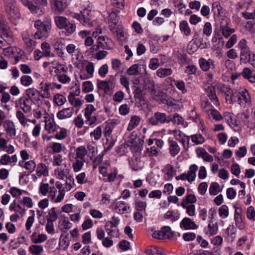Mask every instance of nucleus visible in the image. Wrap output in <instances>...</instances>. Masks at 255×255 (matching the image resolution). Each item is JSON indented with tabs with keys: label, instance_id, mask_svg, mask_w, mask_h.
<instances>
[{
	"label": "nucleus",
	"instance_id": "1",
	"mask_svg": "<svg viewBox=\"0 0 255 255\" xmlns=\"http://www.w3.org/2000/svg\"><path fill=\"white\" fill-rule=\"evenodd\" d=\"M240 50V62L241 64H251L255 67V51L251 50L245 39H242L238 44Z\"/></svg>",
	"mask_w": 255,
	"mask_h": 255
},
{
	"label": "nucleus",
	"instance_id": "2",
	"mask_svg": "<svg viewBox=\"0 0 255 255\" xmlns=\"http://www.w3.org/2000/svg\"><path fill=\"white\" fill-rule=\"evenodd\" d=\"M34 27L37 31L34 33L35 39H41L47 37L51 28V20L49 17H47L44 21L37 20L34 22Z\"/></svg>",
	"mask_w": 255,
	"mask_h": 255
},
{
	"label": "nucleus",
	"instance_id": "3",
	"mask_svg": "<svg viewBox=\"0 0 255 255\" xmlns=\"http://www.w3.org/2000/svg\"><path fill=\"white\" fill-rule=\"evenodd\" d=\"M8 19L14 25H16L20 17L19 8L14 1L8 2L5 8Z\"/></svg>",
	"mask_w": 255,
	"mask_h": 255
},
{
	"label": "nucleus",
	"instance_id": "4",
	"mask_svg": "<svg viewBox=\"0 0 255 255\" xmlns=\"http://www.w3.org/2000/svg\"><path fill=\"white\" fill-rule=\"evenodd\" d=\"M35 173H32L30 178L34 182L38 181L41 178L46 177L49 175L48 165L43 162H40L36 165L35 169Z\"/></svg>",
	"mask_w": 255,
	"mask_h": 255
},
{
	"label": "nucleus",
	"instance_id": "5",
	"mask_svg": "<svg viewBox=\"0 0 255 255\" xmlns=\"http://www.w3.org/2000/svg\"><path fill=\"white\" fill-rule=\"evenodd\" d=\"M81 18L80 19V22L82 25L90 27L93 25L94 20L93 19L94 17L95 11L92 9L90 5L81 10Z\"/></svg>",
	"mask_w": 255,
	"mask_h": 255
},
{
	"label": "nucleus",
	"instance_id": "6",
	"mask_svg": "<svg viewBox=\"0 0 255 255\" xmlns=\"http://www.w3.org/2000/svg\"><path fill=\"white\" fill-rule=\"evenodd\" d=\"M171 115H167L164 113L157 112L148 119V121L149 124L152 126H161L165 123H169Z\"/></svg>",
	"mask_w": 255,
	"mask_h": 255
},
{
	"label": "nucleus",
	"instance_id": "7",
	"mask_svg": "<svg viewBox=\"0 0 255 255\" xmlns=\"http://www.w3.org/2000/svg\"><path fill=\"white\" fill-rule=\"evenodd\" d=\"M84 116L86 119L85 124L88 125V127H85L86 129L89 128V127H94L96 123V109L94 106L92 104H89L84 109Z\"/></svg>",
	"mask_w": 255,
	"mask_h": 255
},
{
	"label": "nucleus",
	"instance_id": "8",
	"mask_svg": "<svg viewBox=\"0 0 255 255\" xmlns=\"http://www.w3.org/2000/svg\"><path fill=\"white\" fill-rule=\"evenodd\" d=\"M219 89L220 92L224 94L227 103L233 104L236 103V97L238 95L237 91L234 92L229 86L225 84L220 85Z\"/></svg>",
	"mask_w": 255,
	"mask_h": 255
},
{
	"label": "nucleus",
	"instance_id": "9",
	"mask_svg": "<svg viewBox=\"0 0 255 255\" xmlns=\"http://www.w3.org/2000/svg\"><path fill=\"white\" fill-rule=\"evenodd\" d=\"M25 94L27 99L34 104H39L43 99L40 92L35 88H28L25 91Z\"/></svg>",
	"mask_w": 255,
	"mask_h": 255
},
{
	"label": "nucleus",
	"instance_id": "10",
	"mask_svg": "<svg viewBox=\"0 0 255 255\" xmlns=\"http://www.w3.org/2000/svg\"><path fill=\"white\" fill-rule=\"evenodd\" d=\"M39 89L43 99H48L51 97V92L53 91L51 82L42 81L39 84Z\"/></svg>",
	"mask_w": 255,
	"mask_h": 255
},
{
	"label": "nucleus",
	"instance_id": "11",
	"mask_svg": "<svg viewBox=\"0 0 255 255\" xmlns=\"http://www.w3.org/2000/svg\"><path fill=\"white\" fill-rule=\"evenodd\" d=\"M65 193V191H57L54 186L51 187L48 198L52 202L58 203L63 200Z\"/></svg>",
	"mask_w": 255,
	"mask_h": 255
},
{
	"label": "nucleus",
	"instance_id": "12",
	"mask_svg": "<svg viewBox=\"0 0 255 255\" xmlns=\"http://www.w3.org/2000/svg\"><path fill=\"white\" fill-rule=\"evenodd\" d=\"M31 103L29 99L21 97L15 102L16 107L21 109L25 113H29L31 110Z\"/></svg>",
	"mask_w": 255,
	"mask_h": 255
},
{
	"label": "nucleus",
	"instance_id": "13",
	"mask_svg": "<svg viewBox=\"0 0 255 255\" xmlns=\"http://www.w3.org/2000/svg\"><path fill=\"white\" fill-rule=\"evenodd\" d=\"M45 122V129L48 131L49 133H54L57 130L59 126L57 125L54 120V119L50 117L48 114H46L44 117Z\"/></svg>",
	"mask_w": 255,
	"mask_h": 255
},
{
	"label": "nucleus",
	"instance_id": "14",
	"mask_svg": "<svg viewBox=\"0 0 255 255\" xmlns=\"http://www.w3.org/2000/svg\"><path fill=\"white\" fill-rule=\"evenodd\" d=\"M6 134L11 138H13L16 134V129L14 123L10 120H5L3 124Z\"/></svg>",
	"mask_w": 255,
	"mask_h": 255
},
{
	"label": "nucleus",
	"instance_id": "15",
	"mask_svg": "<svg viewBox=\"0 0 255 255\" xmlns=\"http://www.w3.org/2000/svg\"><path fill=\"white\" fill-rule=\"evenodd\" d=\"M112 11L108 17V21L109 24V28L111 31H114L118 28L119 16L118 15L119 11Z\"/></svg>",
	"mask_w": 255,
	"mask_h": 255
},
{
	"label": "nucleus",
	"instance_id": "16",
	"mask_svg": "<svg viewBox=\"0 0 255 255\" xmlns=\"http://www.w3.org/2000/svg\"><path fill=\"white\" fill-rule=\"evenodd\" d=\"M237 93L238 95L236 97V103L237 102L239 105H242L250 102L251 97L247 89L237 92Z\"/></svg>",
	"mask_w": 255,
	"mask_h": 255
},
{
	"label": "nucleus",
	"instance_id": "17",
	"mask_svg": "<svg viewBox=\"0 0 255 255\" xmlns=\"http://www.w3.org/2000/svg\"><path fill=\"white\" fill-rule=\"evenodd\" d=\"M54 174L56 178L59 180H64L71 175L70 174V170L66 168L58 167L54 170Z\"/></svg>",
	"mask_w": 255,
	"mask_h": 255
},
{
	"label": "nucleus",
	"instance_id": "18",
	"mask_svg": "<svg viewBox=\"0 0 255 255\" xmlns=\"http://www.w3.org/2000/svg\"><path fill=\"white\" fill-rule=\"evenodd\" d=\"M9 209L11 211H14L15 213L18 214L21 217H22L25 213V209L24 205L16 200L11 203L9 207Z\"/></svg>",
	"mask_w": 255,
	"mask_h": 255
},
{
	"label": "nucleus",
	"instance_id": "19",
	"mask_svg": "<svg viewBox=\"0 0 255 255\" xmlns=\"http://www.w3.org/2000/svg\"><path fill=\"white\" fill-rule=\"evenodd\" d=\"M214 62V60L212 59L207 60L201 57L199 59L200 67L203 71H208L210 69H214L215 67Z\"/></svg>",
	"mask_w": 255,
	"mask_h": 255
},
{
	"label": "nucleus",
	"instance_id": "20",
	"mask_svg": "<svg viewBox=\"0 0 255 255\" xmlns=\"http://www.w3.org/2000/svg\"><path fill=\"white\" fill-rule=\"evenodd\" d=\"M168 143L170 155L172 157L175 156L180 151V146L178 145L177 141L174 140L172 137L168 138Z\"/></svg>",
	"mask_w": 255,
	"mask_h": 255
},
{
	"label": "nucleus",
	"instance_id": "21",
	"mask_svg": "<svg viewBox=\"0 0 255 255\" xmlns=\"http://www.w3.org/2000/svg\"><path fill=\"white\" fill-rule=\"evenodd\" d=\"M74 113V109L72 107L64 108L59 111L56 114L59 120H64L71 118Z\"/></svg>",
	"mask_w": 255,
	"mask_h": 255
},
{
	"label": "nucleus",
	"instance_id": "22",
	"mask_svg": "<svg viewBox=\"0 0 255 255\" xmlns=\"http://www.w3.org/2000/svg\"><path fill=\"white\" fill-rule=\"evenodd\" d=\"M21 2L24 5L27 6L33 14L41 15L44 12L42 8L32 4L28 0H21Z\"/></svg>",
	"mask_w": 255,
	"mask_h": 255
},
{
	"label": "nucleus",
	"instance_id": "23",
	"mask_svg": "<svg viewBox=\"0 0 255 255\" xmlns=\"http://www.w3.org/2000/svg\"><path fill=\"white\" fill-rule=\"evenodd\" d=\"M180 227L185 230H195L197 229L198 226L195 223L192 221L188 217L184 218L180 222Z\"/></svg>",
	"mask_w": 255,
	"mask_h": 255
},
{
	"label": "nucleus",
	"instance_id": "24",
	"mask_svg": "<svg viewBox=\"0 0 255 255\" xmlns=\"http://www.w3.org/2000/svg\"><path fill=\"white\" fill-rule=\"evenodd\" d=\"M58 226L61 231L66 232L72 227L73 224L70 222L68 217H63L59 221Z\"/></svg>",
	"mask_w": 255,
	"mask_h": 255
},
{
	"label": "nucleus",
	"instance_id": "25",
	"mask_svg": "<svg viewBox=\"0 0 255 255\" xmlns=\"http://www.w3.org/2000/svg\"><path fill=\"white\" fill-rule=\"evenodd\" d=\"M31 242L34 244H41L44 242L47 239V236L45 234L39 233L37 232H33L31 236Z\"/></svg>",
	"mask_w": 255,
	"mask_h": 255
},
{
	"label": "nucleus",
	"instance_id": "26",
	"mask_svg": "<svg viewBox=\"0 0 255 255\" xmlns=\"http://www.w3.org/2000/svg\"><path fill=\"white\" fill-rule=\"evenodd\" d=\"M207 96L215 106H219L220 102L216 95V88L214 86H208L207 90Z\"/></svg>",
	"mask_w": 255,
	"mask_h": 255
},
{
	"label": "nucleus",
	"instance_id": "27",
	"mask_svg": "<svg viewBox=\"0 0 255 255\" xmlns=\"http://www.w3.org/2000/svg\"><path fill=\"white\" fill-rule=\"evenodd\" d=\"M66 49L67 52L72 57L73 59H78L80 57H82V53L78 49L76 48V46L74 44H68Z\"/></svg>",
	"mask_w": 255,
	"mask_h": 255
},
{
	"label": "nucleus",
	"instance_id": "28",
	"mask_svg": "<svg viewBox=\"0 0 255 255\" xmlns=\"http://www.w3.org/2000/svg\"><path fill=\"white\" fill-rule=\"evenodd\" d=\"M17 161V156L15 154L9 156L4 154L2 155L0 159V163L1 165H6L11 163H16Z\"/></svg>",
	"mask_w": 255,
	"mask_h": 255
},
{
	"label": "nucleus",
	"instance_id": "29",
	"mask_svg": "<svg viewBox=\"0 0 255 255\" xmlns=\"http://www.w3.org/2000/svg\"><path fill=\"white\" fill-rule=\"evenodd\" d=\"M18 164L20 166L28 170L30 173L33 172L36 166L35 162L33 160H30L26 162L20 161Z\"/></svg>",
	"mask_w": 255,
	"mask_h": 255
},
{
	"label": "nucleus",
	"instance_id": "30",
	"mask_svg": "<svg viewBox=\"0 0 255 255\" xmlns=\"http://www.w3.org/2000/svg\"><path fill=\"white\" fill-rule=\"evenodd\" d=\"M115 142L113 140H110L109 141V139L107 138L106 142H104L103 143L104 149L102 151L101 154L97 156V160H98L99 162L101 161L102 159L103 156L105 154L107 151L112 148Z\"/></svg>",
	"mask_w": 255,
	"mask_h": 255
},
{
	"label": "nucleus",
	"instance_id": "31",
	"mask_svg": "<svg viewBox=\"0 0 255 255\" xmlns=\"http://www.w3.org/2000/svg\"><path fill=\"white\" fill-rule=\"evenodd\" d=\"M71 0H55L54 8L58 12H61L68 5Z\"/></svg>",
	"mask_w": 255,
	"mask_h": 255
},
{
	"label": "nucleus",
	"instance_id": "32",
	"mask_svg": "<svg viewBox=\"0 0 255 255\" xmlns=\"http://www.w3.org/2000/svg\"><path fill=\"white\" fill-rule=\"evenodd\" d=\"M212 11L214 13V18H219L223 13V8L221 5L220 2L215 1L213 3L212 7Z\"/></svg>",
	"mask_w": 255,
	"mask_h": 255
},
{
	"label": "nucleus",
	"instance_id": "33",
	"mask_svg": "<svg viewBox=\"0 0 255 255\" xmlns=\"http://www.w3.org/2000/svg\"><path fill=\"white\" fill-rule=\"evenodd\" d=\"M233 116V114L230 112H226L224 113V118L230 127H238L237 119Z\"/></svg>",
	"mask_w": 255,
	"mask_h": 255
},
{
	"label": "nucleus",
	"instance_id": "34",
	"mask_svg": "<svg viewBox=\"0 0 255 255\" xmlns=\"http://www.w3.org/2000/svg\"><path fill=\"white\" fill-rule=\"evenodd\" d=\"M129 208L125 202L122 201L117 202L115 205L116 212L120 214L128 212V209H129Z\"/></svg>",
	"mask_w": 255,
	"mask_h": 255
},
{
	"label": "nucleus",
	"instance_id": "35",
	"mask_svg": "<svg viewBox=\"0 0 255 255\" xmlns=\"http://www.w3.org/2000/svg\"><path fill=\"white\" fill-rule=\"evenodd\" d=\"M41 48L42 53L46 57H54L55 54L51 52V47L49 44L46 42H44L41 44Z\"/></svg>",
	"mask_w": 255,
	"mask_h": 255
},
{
	"label": "nucleus",
	"instance_id": "36",
	"mask_svg": "<svg viewBox=\"0 0 255 255\" xmlns=\"http://www.w3.org/2000/svg\"><path fill=\"white\" fill-rule=\"evenodd\" d=\"M129 163L132 170L135 171L140 170L142 168L143 163L137 157L130 160Z\"/></svg>",
	"mask_w": 255,
	"mask_h": 255
},
{
	"label": "nucleus",
	"instance_id": "37",
	"mask_svg": "<svg viewBox=\"0 0 255 255\" xmlns=\"http://www.w3.org/2000/svg\"><path fill=\"white\" fill-rule=\"evenodd\" d=\"M179 29L181 32L186 36L191 34V30L186 20H182L179 23Z\"/></svg>",
	"mask_w": 255,
	"mask_h": 255
},
{
	"label": "nucleus",
	"instance_id": "38",
	"mask_svg": "<svg viewBox=\"0 0 255 255\" xmlns=\"http://www.w3.org/2000/svg\"><path fill=\"white\" fill-rule=\"evenodd\" d=\"M146 255H163V250L162 249L155 246H150L145 250Z\"/></svg>",
	"mask_w": 255,
	"mask_h": 255
},
{
	"label": "nucleus",
	"instance_id": "39",
	"mask_svg": "<svg viewBox=\"0 0 255 255\" xmlns=\"http://www.w3.org/2000/svg\"><path fill=\"white\" fill-rule=\"evenodd\" d=\"M65 183L63 184L64 185V191L65 192L70 191L75 186V180L73 176H70L67 179L64 180Z\"/></svg>",
	"mask_w": 255,
	"mask_h": 255
},
{
	"label": "nucleus",
	"instance_id": "40",
	"mask_svg": "<svg viewBox=\"0 0 255 255\" xmlns=\"http://www.w3.org/2000/svg\"><path fill=\"white\" fill-rule=\"evenodd\" d=\"M69 21L67 18L64 16H57L55 17L56 25L59 29L64 28Z\"/></svg>",
	"mask_w": 255,
	"mask_h": 255
},
{
	"label": "nucleus",
	"instance_id": "41",
	"mask_svg": "<svg viewBox=\"0 0 255 255\" xmlns=\"http://www.w3.org/2000/svg\"><path fill=\"white\" fill-rule=\"evenodd\" d=\"M140 119L137 116H133L131 117L130 120L129 122L127 130L130 131L136 127L140 123Z\"/></svg>",
	"mask_w": 255,
	"mask_h": 255
},
{
	"label": "nucleus",
	"instance_id": "42",
	"mask_svg": "<svg viewBox=\"0 0 255 255\" xmlns=\"http://www.w3.org/2000/svg\"><path fill=\"white\" fill-rule=\"evenodd\" d=\"M58 218V214L56 208L52 207L48 210V214L46 216L47 221L54 222Z\"/></svg>",
	"mask_w": 255,
	"mask_h": 255
},
{
	"label": "nucleus",
	"instance_id": "43",
	"mask_svg": "<svg viewBox=\"0 0 255 255\" xmlns=\"http://www.w3.org/2000/svg\"><path fill=\"white\" fill-rule=\"evenodd\" d=\"M31 215L29 216L25 223V228L27 231H30L35 220V212L34 210L29 211Z\"/></svg>",
	"mask_w": 255,
	"mask_h": 255
},
{
	"label": "nucleus",
	"instance_id": "44",
	"mask_svg": "<svg viewBox=\"0 0 255 255\" xmlns=\"http://www.w3.org/2000/svg\"><path fill=\"white\" fill-rule=\"evenodd\" d=\"M50 190V187H49V184L48 183H43V180L40 183L39 189H38V193L40 195L42 196H46L48 193L49 194V192Z\"/></svg>",
	"mask_w": 255,
	"mask_h": 255
},
{
	"label": "nucleus",
	"instance_id": "45",
	"mask_svg": "<svg viewBox=\"0 0 255 255\" xmlns=\"http://www.w3.org/2000/svg\"><path fill=\"white\" fill-rule=\"evenodd\" d=\"M198 169V166L196 164H193L190 166L189 170L187 174L188 177L190 178V180L191 181V182L195 180L196 176V173Z\"/></svg>",
	"mask_w": 255,
	"mask_h": 255
},
{
	"label": "nucleus",
	"instance_id": "46",
	"mask_svg": "<svg viewBox=\"0 0 255 255\" xmlns=\"http://www.w3.org/2000/svg\"><path fill=\"white\" fill-rule=\"evenodd\" d=\"M180 205L183 208L186 209V213L189 216H193L195 215V206L194 205H187L184 201H182Z\"/></svg>",
	"mask_w": 255,
	"mask_h": 255
},
{
	"label": "nucleus",
	"instance_id": "47",
	"mask_svg": "<svg viewBox=\"0 0 255 255\" xmlns=\"http://www.w3.org/2000/svg\"><path fill=\"white\" fill-rule=\"evenodd\" d=\"M228 23L226 22L225 25H222L221 23V28L223 35L226 38L229 37L232 33L235 32L234 28H231L228 26Z\"/></svg>",
	"mask_w": 255,
	"mask_h": 255
},
{
	"label": "nucleus",
	"instance_id": "48",
	"mask_svg": "<svg viewBox=\"0 0 255 255\" xmlns=\"http://www.w3.org/2000/svg\"><path fill=\"white\" fill-rule=\"evenodd\" d=\"M161 233L165 235V239H168L170 240H173L175 236V234L173 232L171 231V229L169 226H164L161 228Z\"/></svg>",
	"mask_w": 255,
	"mask_h": 255
},
{
	"label": "nucleus",
	"instance_id": "49",
	"mask_svg": "<svg viewBox=\"0 0 255 255\" xmlns=\"http://www.w3.org/2000/svg\"><path fill=\"white\" fill-rule=\"evenodd\" d=\"M16 117L22 126L25 127L28 126L27 122L30 121V120L27 119L21 111H17L16 112Z\"/></svg>",
	"mask_w": 255,
	"mask_h": 255
},
{
	"label": "nucleus",
	"instance_id": "50",
	"mask_svg": "<svg viewBox=\"0 0 255 255\" xmlns=\"http://www.w3.org/2000/svg\"><path fill=\"white\" fill-rule=\"evenodd\" d=\"M190 138L191 139L192 142L194 143V144L196 145L201 144L205 142L204 137L200 133H197L191 135L190 136Z\"/></svg>",
	"mask_w": 255,
	"mask_h": 255
},
{
	"label": "nucleus",
	"instance_id": "51",
	"mask_svg": "<svg viewBox=\"0 0 255 255\" xmlns=\"http://www.w3.org/2000/svg\"><path fill=\"white\" fill-rule=\"evenodd\" d=\"M22 39L27 47H32L33 46V42L31 38V35L25 31L22 33Z\"/></svg>",
	"mask_w": 255,
	"mask_h": 255
},
{
	"label": "nucleus",
	"instance_id": "52",
	"mask_svg": "<svg viewBox=\"0 0 255 255\" xmlns=\"http://www.w3.org/2000/svg\"><path fill=\"white\" fill-rule=\"evenodd\" d=\"M172 73V70L171 68H160L156 71V75L161 78L171 75Z\"/></svg>",
	"mask_w": 255,
	"mask_h": 255
},
{
	"label": "nucleus",
	"instance_id": "53",
	"mask_svg": "<svg viewBox=\"0 0 255 255\" xmlns=\"http://www.w3.org/2000/svg\"><path fill=\"white\" fill-rule=\"evenodd\" d=\"M55 137L58 140H62L67 136V130L66 128H60L56 130Z\"/></svg>",
	"mask_w": 255,
	"mask_h": 255
},
{
	"label": "nucleus",
	"instance_id": "54",
	"mask_svg": "<svg viewBox=\"0 0 255 255\" xmlns=\"http://www.w3.org/2000/svg\"><path fill=\"white\" fill-rule=\"evenodd\" d=\"M29 250L31 254L35 255H39L44 251L42 246L36 245H31L29 248Z\"/></svg>",
	"mask_w": 255,
	"mask_h": 255
},
{
	"label": "nucleus",
	"instance_id": "55",
	"mask_svg": "<svg viewBox=\"0 0 255 255\" xmlns=\"http://www.w3.org/2000/svg\"><path fill=\"white\" fill-rule=\"evenodd\" d=\"M85 162V159L75 158V161L73 163L72 165L74 171L77 172L81 170Z\"/></svg>",
	"mask_w": 255,
	"mask_h": 255
},
{
	"label": "nucleus",
	"instance_id": "56",
	"mask_svg": "<svg viewBox=\"0 0 255 255\" xmlns=\"http://www.w3.org/2000/svg\"><path fill=\"white\" fill-rule=\"evenodd\" d=\"M133 93L134 98L139 100L140 103L144 102V96L143 94L142 90H141L140 88L138 87H135Z\"/></svg>",
	"mask_w": 255,
	"mask_h": 255
},
{
	"label": "nucleus",
	"instance_id": "57",
	"mask_svg": "<svg viewBox=\"0 0 255 255\" xmlns=\"http://www.w3.org/2000/svg\"><path fill=\"white\" fill-rule=\"evenodd\" d=\"M106 37L104 36H99L97 39V49H105L108 47L107 42L106 41Z\"/></svg>",
	"mask_w": 255,
	"mask_h": 255
},
{
	"label": "nucleus",
	"instance_id": "58",
	"mask_svg": "<svg viewBox=\"0 0 255 255\" xmlns=\"http://www.w3.org/2000/svg\"><path fill=\"white\" fill-rule=\"evenodd\" d=\"M110 162L107 160L105 163H103V164H100L99 165V171L100 173L103 175V177H107L108 175L107 168L108 166L110 165Z\"/></svg>",
	"mask_w": 255,
	"mask_h": 255
},
{
	"label": "nucleus",
	"instance_id": "59",
	"mask_svg": "<svg viewBox=\"0 0 255 255\" xmlns=\"http://www.w3.org/2000/svg\"><path fill=\"white\" fill-rule=\"evenodd\" d=\"M87 150L83 146L78 147L76 149V156L75 158L84 159V157L87 154Z\"/></svg>",
	"mask_w": 255,
	"mask_h": 255
},
{
	"label": "nucleus",
	"instance_id": "60",
	"mask_svg": "<svg viewBox=\"0 0 255 255\" xmlns=\"http://www.w3.org/2000/svg\"><path fill=\"white\" fill-rule=\"evenodd\" d=\"M20 82L22 86L28 87L32 84L33 79L30 76L23 75L21 77Z\"/></svg>",
	"mask_w": 255,
	"mask_h": 255
},
{
	"label": "nucleus",
	"instance_id": "61",
	"mask_svg": "<svg viewBox=\"0 0 255 255\" xmlns=\"http://www.w3.org/2000/svg\"><path fill=\"white\" fill-rule=\"evenodd\" d=\"M146 206L147 203L145 201L137 200L135 202V209L136 211L145 212Z\"/></svg>",
	"mask_w": 255,
	"mask_h": 255
},
{
	"label": "nucleus",
	"instance_id": "62",
	"mask_svg": "<svg viewBox=\"0 0 255 255\" xmlns=\"http://www.w3.org/2000/svg\"><path fill=\"white\" fill-rule=\"evenodd\" d=\"M53 100L57 105L62 106L66 102V99L62 95L57 94L54 95Z\"/></svg>",
	"mask_w": 255,
	"mask_h": 255
},
{
	"label": "nucleus",
	"instance_id": "63",
	"mask_svg": "<svg viewBox=\"0 0 255 255\" xmlns=\"http://www.w3.org/2000/svg\"><path fill=\"white\" fill-rule=\"evenodd\" d=\"M144 88L149 91H153L154 90V84L153 81L149 78L144 79Z\"/></svg>",
	"mask_w": 255,
	"mask_h": 255
},
{
	"label": "nucleus",
	"instance_id": "64",
	"mask_svg": "<svg viewBox=\"0 0 255 255\" xmlns=\"http://www.w3.org/2000/svg\"><path fill=\"white\" fill-rule=\"evenodd\" d=\"M245 28L250 33L255 32V19L248 21L245 25Z\"/></svg>",
	"mask_w": 255,
	"mask_h": 255
}]
</instances>
